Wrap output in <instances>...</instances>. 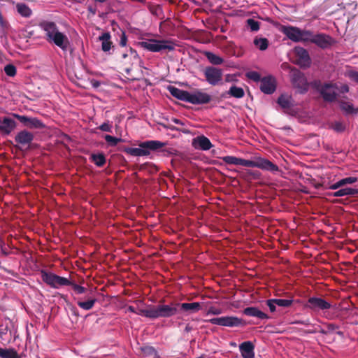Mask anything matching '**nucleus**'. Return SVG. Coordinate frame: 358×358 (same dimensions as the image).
I'll return each mask as SVG.
<instances>
[{
	"instance_id": "obj_1",
	"label": "nucleus",
	"mask_w": 358,
	"mask_h": 358,
	"mask_svg": "<svg viewBox=\"0 0 358 358\" xmlns=\"http://www.w3.org/2000/svg\"><path fill=\"white\" fill-rule=\"evenodd\" d=\"M282 29L284 34L295 42L310 41L323 49L329 47L332 43V38L324 34L314 35L309 31L301 30L296 27H282Z\"/></svg>"
},
{
	"instance_id": "obj_2",
	"label": "nucleus",
	"mask_w": 358,
	"mask_h": 358,
	"mask_svg": "<svg viewBox=\"0 0 358 358\" xmlns=\"http://www.w3.org/2000/svg\"><path fill=\"white\" fill-rule=\"evenodd\" d=\"M45 31V38L51 44L59 47L63 51H66L69 47L70 42L67 36L60 31L56 24H40Z\"/></svg>"
},
{
	"instance_id": "obj_3",
	"label": "nucleus",
	"mask_w": 358,
	"mask_h": 358,
	"mask_svg": "<svg viewBox=\"0 0 358 358\" xmlns=\"http://www.w3.org/2000/svg\"><path fill=\"white\" fill-rule=\"evenodd\" d=\"M166 143L159 141H146L139 143L138 148H124L122 150L127 154L132 156H148L150 150L155 151L163 148Z\"/></svg>"
},
{
	"instance_id": "obj_4",
	"label": "nucleus",
	"mask_w": 358,
	"mask_h": 358,
	"mask_svg": "<svg viewBox=\"0 0 358 358\" xmlns=\"http://www.w3.org/2000/svg\"><path fill=\"white\" fill-rule=\"evenodd\" d=\"M173 312V310L166 304L159 303L156 306L149 305L147 308H138L136 313L155 320L159 317H169Z\"/></svg>"
},
{
	"instance_id": "obj_5",
	"label": "nucleus",
	"mask_w": 358,
	"mask_h": 358,
	"mask_svg": "<svg viewBox=\"0 0 358 358\" xmlns=\"http://www.w3.org/2000/svg\"><path fill=\"white\" fill-rule=\"evenodd\" d=\"M311 86L320 92L322 97L325 101L333 102L336 100L337 85L331 83H326L322 84L320 80H315L310 83Z\"/></svg>"
},
{
	"instance_id": "obj_6",
	"label": "nucleus",
	"mask_w": 358,
	"mask_h": 358,
	"mask_svg": "<svg viewBox=\"0 0 358 358\" xmlns=\"http://www.w3.org/2000/svg\"><path fill=\"white\" fill-rule=\"evenodd\" d=\"M141 45L150 52H170L175 49V44L168 40H148L142 41Z\"/></svg>"
},
{
	"instance_id": "obj_7",
	"label": "nucleus",
	"mask_w": 358,
	"mask_h": 358,
	"mask_svg": "<svg viewBox=\"0 0 358 358\" xmlns=\"http://www.w3.org/2000/svg\"><path fill=\"white\" fill-rule=\"evenodd\" d=\"M240 166L245 167H257L262 170L268 171L271 173L280 171L279 167L268 159L258 157L255 160H248L240 158Z\"/></svg>"
},
{
	"instance_id": "obj_8",
	"label": "nucleus",
	"mask_w": 358,
	"mask_h": 358,
	"mask_svg": "<svg viewBox=\"0 0 358 358\" xmlns=\"http://www.w3.org/2000/svg\"><path fill=\"white\" fill-rule=\"evenodd\" d=\"M212 324L227 327H244L246 325V322L241 318L235 316H224L220 317H214L210 320H206Z\"/></svg>"
},
{
	"instance_id": "obj_9",
	"label": "nucleus",
	"mask_w": 358,
	"mask_h": 358,
	"mask_svg": "<svg viewBox=\"0 0 358 358\" xmlns=\"http://www.w3.org/2000/svg\"><path fill=\"white\" fill-rule=\"evenodd\" d=\"M166 306L173 310V312L169 316V317L176 315L180 311L186 312L187 313H197L201 309V304L199 302L182 303L178 302H171L169 304H166Z\"/></svg>"
},
{
	"instance_id": "obj_10",
	"label": "nucleus",
	"mask_w": 358,
	"mask_h": 358,
	"mask_svg": "<svg viewBox=\"0 0 358 358\" xmlns=\"http://www.w3.org/2000/svg\"><path fill=\"white\" fill-rule=\"evenodd\" d=\"M41 278L43 282L53 288L66 286L71 284V281L66 278L59 276L52 273L41 271Z\"/></svg>"
},
{
	"instance_id": "obj_11",
	"label": "nucleus",
	"mask_w": 358,
	"mask_h": 358,
	"mask_svg": "<svg viewBox=\"0 0 358 358\" xmlns=\"http://www.w3.org/2000/svg\"><path fill=\"white\" fill-rule=\"evenodd\" d=\"M290 76L293 86L299 90V93L303 94L308 91V84L303 73L293 68L291 69Z\"/></svg>"
},
{
	"instance_id": "obj_12",
	"label": "nucleus",
	"mask_w": 358,
	"mask_h": 358,
	"mask_svg": "<svg viewBox=\"0 0 358 358\" xmlns=\"http://www.w3.org/2000/svg\"><path fill=\"white\" fill-rule=\"evenodd\" d=\"M34 136L31 132L25 129L22 130L15 136V141L17 143L15 145V147L20 150H22L24 148L28 149L34 141Z\"/></svg>"
},
{
	"instance_id": "obj_13",
	"label": "nucleus",
	"mask_w": 358,
	"mask_h": 358,
	"mask_svg": "<svg viewBox=\"0 0 358 358\" xmlns=\"http://www.w3.org/2000/svg\"><path fill=\"white\" fill-rule=\"evenodd\" d=\"M206 81L211 85H218L222 80L223 71L221 69L207 66L203 70Z\"/></svg>"
},
{
	"instance_id": "obj_14",
	"label": "nucleus",
	"mask_w": 358,
	"mask_h": 358,
	"mask_svg": "<svg viewBox=\"0 0 358 358\" xmlns=\"http://www.w3.org/2000/svg\"><path fill=\"white\" fill-rule=\"evenodd\" d=\"M212 96L203 92L201 90L196 89L189 92L188 103L194 105L206 104L211 101Z\"/></svg>"
},
{
	"instance_id": "obj_15",
	"label": "nucleus",
	"mask_w": 358,
	"mask_h": 358,
	"mask_svg": "<svg viewBox=\"0 0 358 358\" xmlns=\"http://www.w3.org/2000/svg\"><path fill=\"white\" fill-rule=\"evenodd\" d=\"M13 116L28 129H43L45 127V124L37 117H31L25 115H20L18 114H13Z\"/></svg>"
},
{
	"instance_id": "obj_16",
	"label": "nucleus",
	"mask_w": 358,
	"mask_h": 358,
	"mask_svg": "<svg viewBox=\"0 0 358 358\" xmlns=\"http://www.w3.org/2000/svg\"><path fill=\"white\" fill-rule=\"evenodd\" d=\"M306 307L312 310L318 311L328 310L331 307V305L322 298L310 297L308 299Z\"/></svg>"
},
{
	"instance_id": "obj_17",
	"label": "nucleus",
	"mask_w": 358,
	"mask_h": 358,
	"mask_svg": "<svg viewBox=\"0 0 358 358\" xmlns=\"http://www.w3.org/2000/svg\"><path fill=\"white\" fill-rule=\"evenodd\" d=\"M259 87L261 91L264 94H273L276 89V83L275 78L271 76L262 78L260 81Z\"/></svg>"
},
{
	"instance_id": "obj_18",
	"label": "nucleus",
	"mask_w": 358,
	"mask_h": 358,
	"mask_svg": "<svg viewBox=\"0 0 358 358\" xmlns=\"http://www.w3.org/2000/svg\"><path fill=\"white\" fill-rule=\"evenodd\" d=\"M296 56V63L301 67H308L310 64V58L308 51L301 47L294 49Z\"/></svg>"
},
{
	"instance_id": "obj_19",
	"label": "nucleus",
	"mask_w": 358,
	"mask_h": 358,
	"mask_svg": "<svg viewBox=\"0 0 358 358\" xmlns=\"http://www.w3.org/2000/svg\"><path fill=\"white\" fill-rule=\"evenodd\" d=\"M16 126L17 123L13 119L9 117H0V133L2 135H9Z\"/></svg>"
},
{
	"instance_id": "obj_20",
	"label": "nucleus",
	"mask_w": 358,
	"mask_h": 358,
	"mask_svg": "<svg viewBox=\"0 0 358 358\" xmlns=\"http://www.w3.org/2000/svg\"><path fill=\"white\" fill-rule=\"evenodd\" d=\"M293 102L294 101L292 97L287 94H281L277 100V103L282 109H284L285 112L290 115H294L295 113L292 109V107L294 106Z\"/></svg>"
},
{
	"instance_id": "obj_21",
	"label": "nucleus",
	"mask_w": 358,
	"mask_h": 358,
	"mask_svg": "<svg viewBox=\"0 0 358 358\" xmlns=\"http://www.w3.org/2000/svg\"><path fill=\"white\" fill-rule=\"evenodd\" d=\"M192 145L194 148L202 150H208L213 147L210 141L203 135L193 138Z\"/></svg>"
},
{
	"instance_id": "obj_22",
	"label": "nucleus",
	"mask_w": 358,
	"mask_h": 358,
	"mask_svg": "<svg viewBox=\"0 0 358 358\" xmlns=\"http://www.w3.org/2000/svg\"><path fill=\"white\" fill-rule=\"evenodd\" d=\"M243 358H255V345L250 341H245L239 345Z\"/></svg>"
},
{
	"instance_id": "obj_23",
	"label": "nucleus",
	"mask_w": 358,
	"mask_h": 358,
	"mask_svg": "<svg viewBox=\"0 0 358 358\" xmlns=\"http://www.w3.org/2000/svg\"><path fill=\"white\" fill-rule=\"evenodd\" d=\"M168 91L175 98L188 103L189 92L169 85L167 87Z\"/></svg>"
},
{
	"instance_id": "obj_24",
	"label": "nucleus",
	"mask_w": 358,
	"mask_h": 358,
	"mask_svg": "<svg viewBox=\"0 0 358 358\" xmlns=\"http://www.w3.org/2000/svg\"><path fill=\"white\" fill-rule=\"evenodd\" d=\"M243 313L247 316L255 317L260 320H267L269 318L267 314L264 313L257 307H247L243 309Z\"/></svg>"
},
{
	"instance_id": "obj_25",
	"label": "nucleus",
	"mask_w": 358,
	"mask_h": 358,
	"mask_svg": "<svg viewBox=\"0 0 358 358\" xmlns=\"http://www.w3.org/2000/svg\"><path fill=\"white\" fill-rule=\"evenodd\" d=\"M358 194V189L351 187H344L331 193L335 197H341L344 196H355Z\"/></svg>"
},
{
	"instance_id": "obj_26",
	"label": "nucleus",
	"mask_w": 358,
	"mask_h": 358,
	"mask_svg": "<svg viewBox=\"0 0 358 358\" xmlns=\"http://www.w3.org/2000/svg\"><path fill=\"white\" fill-rule=\"evenodd\" d=\"M110 34L109 32H104L99 37V40L102 42L101 49L104 52L108 51L111 48L112 42L110 41Z\"/></svg>"
},
{
	"instance_id": "obj_27",
	"label": "nucleus",
	"mask_w": 358,
	"mask_h": 358,
	"mask_svg": "<svg viewBox=\"0 0 358 358\" xmlns=\"http://www.w3.org/2000/svg\"><path fill=\"white\" fill-rule=\"evenodd\" d=\"M90 159L98 167L103 166L106 162V157L103 153L92 154Z\"/></svg>"
},
{
	"instance_id": "obj_28",
	"label": "nucleus",
	"mask_w": 358,
	"mask_h": 358,
	"mask_svg": "<svg viewBox=\"0 0 358 358\" xmlns=\"http://www.w3.org/2000/svg\"><path fill=\"white\" fill-rule=\"evenodd\" d=\"M0 357L1 358H20L17 351L13 348H0Z\"/></svg>"
},
{
	"instance_id": "obj_29",
	"label": "nucleus",
	"mask_w": 358,
	"mask_h": 358,
	"mask_svg": "<svg viewBox=\"0 0 358 358\" xmlns=\"http://www.w3.org/2000/svg\"><path fill=\"white\" fill-rule=\"evenodd\" d=\"M340 108L342 110H343L347 115L348 114H354L358 112V108L355 109L353 105L349 102H346L344 101H339Z\"/></svg>"
},
{
	"instance_id": "obj_30",
	"label": "nucleus",
	"mask_w": 358,
	"mask_h": 358,
	"mask_svg": "<svg viewBox=\"0 0 358 358\" xmlns=\"http://www.w3.org/2000/svg\"><path fill=\"white\" fill-rule=\"evenodd\" d=\"M227 94L237 99L242 98L245 95L243 89L236 85H232L227 92Z\"/></svg>"
},
{
	"instance_id": "obj_31",
	"label": "nucleus",
	"mask_w": 358,
	"mask_h": 358,
	"mask_svg": "<svg viewBox=\"0 0 358 358\" xmlns=\"http://www.w3.org/2000/svg\"><path fill=\"white\" fill-rule=\"evenodd\" d=\"M205 56L207 57L208 61L213 65H220L224 62V59L218 55L210 52H206Z\"/></svg>"
},
{
	"instance_id": "obj_32",
	"label": "nucleus",
	"mask_w": 358,
	"mask_h": 358,
	"mask_svg": "<svg viewBox=\"0 0 358 358\" xmlns=\"http://www.w3.org/2000/svg\"><path fill=\"white\" fill-rule=\"evenodd\" d=\"M96 302V299L95 298H89L86 301H78L77 303L78 306L83 310H89L94 307Z\"/></svg>"
},
{
	"instance_id": "obj_33",
	"label": "nucleus",
	"mask_w": 358,
	"mask_h": 358,
	"mask_svg": "<svg viewBox=\"0 0 358 358\" xmlns=\"http://www.w3.org/2000/svg\"><path fill=\"white\" fill-rule=\"evenodd\" d=\"M329 128H331L337 133H342L345 131V130L346 129V126L342 122L336 121L330 124Z\"/></svg>"
},
{
	"instance_id": "obj_34",
	"label": "nucleus",
	"mask_w": 358,
	"mask_h": 358,
	"mask_svg": "<svg viewBox=\"0 0 358 358\" xmlns=\"http://www.w3.org/2000/svg\"><path fill=\"white\" fill-rule=\"evenodd\" d=\"M141 351L146 356H151L152 358H159L157 350L152 346L142 347Z\"/></svg>"
},
{
	"instance_id": "obj_35",
	"label": "nucleus",
	"mask_w": 358,
	"mask_h": 358,
	"mask_svg": "<svg viewBox=\"0 0 358 358\" xmlns=\"http://www.w3.org/2000/svg\"><path fill=\"white\" fill-rule=\"evenodd\" d=\"M17 9L18 13L24 17H29L31 14V9L24 3H18Z\"/></svg>"
},
{
	"instance_id": "obj_36",
	"label": "nucleus",
	"mask_w": 358,
	"mask_h": 358,
	"mask_svg": "<svg viewBox=\"0 0 358 358\" xmlns=\"http://www.w3.org/2000/svg\"><path fill=\"white\" fill-rule=\"evenodd\" d=\"M254 44L259 48L260 50H265L268 48V41L266 38H255Z\"/></svg>"
},
{
	"instance_id": "obj_37",
	"label": "nucleus",
	"mask_w": 358,
	"mask_h": 358,
	"mask_svg": "<svg viewBox=\"0 0 358 358\" xmlns=\"http://www.w3.org/2000/svg\"><path fill=\"white\" fill-rule=\"evenodd\" d=\"M222 159L227 164L239 165L240 162V158L235 156H225Z\"/></svg>"
},
{
	"instance_id": "obj_38",
	"label": "nucleus",
	"mask_w": 358,
	"mask_h": 358,
	"mask_svg": "<svg viewBox=\"0 0 358 358\" xmlns=\"http://www.w3.org/2000/svg\"><path fill=\"white\" fill-rule=\"evenodd\" d=\"M104 139L110 146H115L119 142H122L123 139L116 138L110 135H106Z\"/></svg>"
},
{
	"instance_id": "obj_39",
	"label": "nucleus",
	"mask_w": 358,
	"mask_h": 358,
	"mask_svg": "<svg viewBox=\"0 0 358 358\" xmlns=\"http://www.w3.org/2000/svg\"><path fill=\"white\" fill-rule=\"evenodd\" d=\"M275 301V303L277 306L280 307H289L293 303V300L292 299H274Z\"/></svg>"
},
{
	"instance_id": "obj_40",
	"label": "nucleus",
	"mask_w": 358,
	"mask_h": 358,
	"mask_svg": "<svg viewBox=\"0 0 358 358\" xmlns=\"http://www.w3.org/2000/svg\"><path fill=\"white\" fill-rule=\"evenodd\" d=\"M4 72L10 77H13L16 75V67L13 64H7L4 67Z\"/></svg>"
},
{
	"instance_id": "obj_41",
	"label": "nucleus",
	"mask_w": 358,
	"mask_h": 358,
	"mask_svg": "<svg viewBox=\"0 0 358 358\" xmlns=\"http://www.w3.org/2000/svg\"><path fill=\"white\" fill-rule=\"evenodd\" d=\"M246 77L255 82H260L262 80L260 74L257 71H249L246 73Z\"/></svg>"
},
{
	"instance_id": "obj_42",
	"label": "nucleus",
	"mask_w": 358,
	"mask_h": 358,
	"mask_svg": "<svg viewBox=\"0 0 358 358\" xmlns=\"http://www.w3.org/2000/svg\"><path fill=\"white\" fill-rule=\"evenodd\" d=\"M69 285L72 287V289L78 294L85 293L87 291V289L85 287L73 283V282H71V284H70Z\"/></svg>"
},
{
	"instance_id": "obj_43",
	"label": "nucleus",
	"mask_w": 358,
	"mask_h": 358,
	"mask_svg": "<svg viewBox=\"0 0 358 358\" xmlns=\"http://www.w3.org/2000/svg\"><path fill=\"white\" fill-rule=\"evenodd\" d=\"M222 311L221 308L211 306L208 308L206 314L207 315H220L222 313Z\"/></svg>"
},
{
	"instance_id": "obj_44",
	"label": "nucleus",
	"mask_w": 358,
	"mask_h": 358,
	"mask_svg": "<svg viewBox=\"0 0 358 358\" xmlns=\"http://www.w3.org/2000/svg\"><path fill=\"white\" fill-rule=\"evenodd\" d=\"M343 186H345L348 184H352L357 181V178L356 177H348L341 180Z\"/></svg>"
},
{
	"instance_id": "obj_45",
	"label": "nucleus",
	"mask_w": 358,
	"mask_h": 358,
	"mask_svg": "<svg viewBox=\"0 0 358 358\" xmlns=\"http://www.w3.org/2000/svg\"><path fill=\"white\" fill-rule=\"evenodd\" d=\"M266 304L271 313H273L276 310L277 303H275V301L274 299L267 300Z\"/></svg>"
},
{
	"instance_id": "obj_46",
	"label": "nucleus",
	"mask_w": 358,
	"mask_h": 358,
	"mask_svg": "<svg viewBox=\"0 0 358 358\" xmlns=\"http://www.w3.org/2000/svg\"><path fill=\"white\" fill-rule=\"evenodd\" d=\"M149 167H152V169H155V171H157V167L155 165V164H152L150 162H146V163H144L143 164H141L139 166V168H138V170L139 171H144V170H147Z\"/></svg>"
},
{
	"instance_id": "obj_47",
	"label": "nucleus",
	"mask_w": 358,
	"mask_h": 358,
	"mask_svg": "<svg viewBox=\"0 0 358 358\" xmlns=\"http://www.w3.org/2000/svg\"><path fill=\"white\" fill-rule=\"evenodd\" d=\"M99 129L103 131L111 132L112 127L110 124L104 122L99 126Z\"/></svg>"
},
{
	"instance_id": "obj_48",
	"label": "nucleus",
	"mask_w": 358,
	"mask_h": 358,
	"mask_svg": "<svg viewBox=\"0 0 358 358\" xmlns=\"http://www.w3.org/2000/svg\"><path fill=\"white\" fill-rule=\"evenodd\" d=\"M123 57L124 58H127V57H129V59H134L136 62H138L139 61V58L137 57V55L135 52H132L131 51L129 55L128 54H123Z\"/></svg>"
},
{
	"instance_id": "obj_49",
	"label": "nucleus",
	"mask_w": 358,
	"mask_h": 358,
	"mask_svg": "<svg viewBox=\"0 0 358 358\" xmlns=\"http://www.w3.org/2000/svg\"><path fill=\"white\" fill-rule=\"evenodd\" d=\"M336 90H338L340 93L345 94L349 92V87L347 85H342L339 87L337 86L336 91Z\"/></svg>"
},
{
	"instance_id": "obj_50",
	"label": "nucleus",
	"mask_w": 358,
	"mask_h": 358,
	"mask_svg": "<svg viewBox=\"0 0 358 358\" xmlns=\"http://www.w3.org/2000/svg\"><path fill=\"white\" fill-rule=\"evenodd\" d=\"M69 309H70L71 314L73 315L74 316H76V319H78L79 317V313H78V310L76 308V307H75L73 305H70Z\"/></svg>"
},
{
	"instance_id": "obj_51",
	"label": "nucleus",
	"mask_w": 358,
	"mask_h": 358,
	"mask_svg": "<svg viewBox=\"0 0 358 358\" xmlns=\"http://www.w3.org/2000/svg\"><path fill=\"white\" fill-rule=\"evenodd\" d=\"M343 187V185H342V182H341V180H338V182H336V183L331 185L330 187H329V189H337L340 187Z\"/></svg>"
},
{
	"instance_id": "obj_52",
	"label": "nucleus",
	"mask_w": 358,
	"mask_h": 358,
	"mask_svg": "<svg viewBox=\"0 0 358 358\" xmlns=\"http://www.w3.org/2000/svg\"><path fill=\"white\" fill-rule=\"evenodd\" d=\"M126 43H127V37H126L124 33L122 32L121 38H120V44L122 46H124L126 45Z\"/></svg>"
},
{
	"instance_id": "obj_53",
	"label": "nucleus",
	"mask_w": 358,
	"mask_h": 358,
	"mask_svg": "<svg viewBox=\"0 0 358 358\" xmlns=\"http://www.w3.org/2000/svg\"><path fill=\"white\" fill-rule=\"evenodd\" d=\"M294 324H303V325H306V326H308V325H310V322L309 321V320H297V321H295L294 322Z\"/></svg>"
},
{
	"instance_id": "obj_54",
	"label": "nucleus",
	"mask_w": 358,
	"mask_h": 358,
	"mask_svg": "<svg viewBox=\"0 0 358 358\" xmlns=\"http://www.w3.org/2000/svg\"><path fill=\"white\" fill-rule=\"evenodd\" d=\"M252 31H257L259 29V24H248Z\"/></svg>"
},
{
	"instance_id": "obj_55",
	"label": "nucleus",
	"mask_w": 358,
	"mask_h": 358,
	"mask_svg": "<svg viewBox=\"0 0 358 358\" xmlns=\"http://www.w3.org/2000/svg\"><path fill=\"white\" fill-rule=\"evenodd\" d=\"M350 78L355 82L358 83V72H357V71L351 72Z\"/></svg>"
},
{
	"instance_id": "obj_56",
	"label": "nucleus",
	"mask_w": 358,
	"mask_h": 358,
	"mask_svg": "<svg viewBox=\"0 0 358 358\" xmlns=\"http://www.w3.org/2000/svg\"><path fill=\"white\" fill-rule=\"evenodd\" d=\"M327 328H328L329 331H333L335 329H337L338 328V327L334 324L331 323L327 325Z\"/></svg>"
},
{
	"instance_id": "obj_57",
	"label": "nucleus",
	"mask_w": 358,
	"mask_h": 358,
	"mask_svg": "<svg viewBox=\"0 0 358 358\" xmlns=\"http://www.w3.org/2000/svg\"><path fill=\"white\" fill-rule=\"evenodd\" d=\"M162 125L164 128L169 129L172 131H180L179 129L176 128L174 126L170 125V124H168V125L162 124Z\"/></svg>"
},
{
	"instance_id": "obj_58",
	"label": "nucleus",
	"mask_w": 358,
	"mask_h": 358,
	"mask_svg": "<svg viewBox=\"0 0 358 358\" xmlns=\"http://www.w3.org/2000/svg\"><path fill=\"white\" fill-rule=\"evenodd\" d=\"M1 252L4 256H7L9 254V252L3 245L1 246Z\"/></svg>"
},
{
	"instance_id": "obj_59",
	"label": "nucleus",
	"mask_w": 358,
	"mask_h": 358,
	"mask_svg": "<svg viewBox=\"0 0 358 358\" xmlns=\"http://www.w3.org/2000/svg\"><path fill=\"white\" fill-rule=\"evenodd\" d=\"M172 122L177 124L184 125V123L180 120L177 118H173Z\"/></svg>"
},
{
	"instance_id": "obj_60",
	"label": "nucleus",
	"mask_w": 358,
	"mask_h": 358,
	"mask_svg": "<svg viewBox=\"0 0 358 358\" xmlns=\"http://www.w3.org/2000/svg\"><path fill=\"white\" fill-rule=\"evenodd\" d=\"M92 83L94 87H98L100 85L99 82L96 80H92Z\"/></svg>"
},
{
	"instance_id": "obj_61",
	"label": "nucleus",
	"mask_w": 358,
	"mask_h": 358,
	"mask_svg": "<svg viewBox=\"0 0 358 358\" xmlns=\"http://www.w3.org/2000/svg\"><path fill=\"white\" fill-rule=\"evenodd\" d=\"M128 310H129V312H131V313H136V308H135L134 306H129V307H128Z\"/></svg>"
},
{
	"instance_id": "obj_62",
	"label": "nucleus",
	"mask_w": 358,
	"mask_h": 358,
	"mask_svg": "<svg viewBox=\"0 0 358 358\" xmlns=\"http://www.w3.org/2000/svg\"><path fill=\"white\" fill-rule=\"evenodd\" d=\"M192 327L189 326V324H187V325H186L185 330V331L189 332L192 330Z\"/></svg>"
},
{
	"instance_id": "obj_63",
	"label": "nucleus",
	"mask_w": 358,
	"mask_h": 358,
	"mask_svg": "<svg viewBox=\"0 0 358 358\" xmlns=\"http://www.w3.org/2000/svg\"><path fill=\"white\" fill-rule=\"evenodd\" d=\"M124 71H125V72H126L127 74H129V73H130V71H131V68H130V67H126V68L124 69Z\"/></svg>"
},
{
	"instance_id": "obj_64",
	"label": "nucleus",
	"mask_w": 358,
	"mask_h": 358,
	"mask_svg": "<svg viewBox=\"0 0 358 358\" xmlns=\"http://www.w3.org/2000/svg\"><path fill=\"white\" fill-rule=\"evenodd\" d=\"M148 170L151 173H155V172H157V171H155V169H152V167H149V168L148 169Z\"/></svg>"
}]
</instances>
